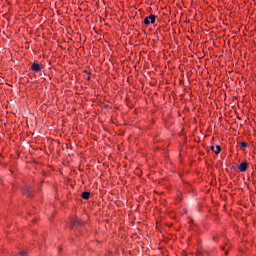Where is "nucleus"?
<instances>
[{
	"mask_svg": "<svg viewBox=\"0 0 256 256\" xmlns=\"http://www.w3.org/2000/svg\"><path fill=\"white\" fill-rule=\"evenodd\" d=\"M157 20V16L154 14H151L149 16H147L144 19V25L149 26V25H154L155 21Z\"/></svg>",
	"mask_w": 256,
	"mask_h": 256,
	"instance_id": "nucleus-1",
	"label": "nucleus"
},
{
	"mask_svg": "<svg viewBox=\"0 0 256 256\" xmlns=\"http://www.w3.org/2000/svg\"><path fill=\"white\" fill-rule=\"evenodd\" d=\"M85 73L87 74V81H91V72H88L87 70H85Z\"/></svg>",
	"mask_w": 256,
	"mask_h": 256,
	"instance_id": "nucleus-9",
	"label": "nucleus"
},
{
	"mask_svg": "<svg viewBox=\"0 0 256 256\" xmlns=\"http://www.w3.org/2000/svg\"><path fill=\"white\" fill-rule=\"evenodd\" d=\"M75 224H78V225H80V222H79V220H76V221H75Z\"/></svg>",
	"mask_w": 256,
	"mask_h": 256,
	"instance_id": "nucleus-12",
	"label": "nucleus"
},
{
	"mask_svg": "<svg viewBox=\"0 0 256 256\" xmlns=\"http://www.w3.org/2000/svg\"><path fill=\"white\" fill-rule=\"evenodd\" d=\"M81 197H82V199H85L87 201L91 197V193L90 192H82Z\"/></svg>",
	"mask_w": 256,
	"mask_h": 256,
	"instance_id": "nucleus-6",
	"label": "nucleus"
},
{
	"mask_svg": "<svg viewBox=\"0 0 256 256\" xmlns=\"http://www.w3.org/2000/svg\"><path fill=\"white\" fill-rule=\"evenodd\" d=\"M247 167H249V163H247V161L240 163V165L238 166L239 171H241V173H245V171H247Z\"/></svg>",
	"mask_w": 256,
	"mask_h": 256,
	"instance_id": "nucleus-3",
	"label": "nucleus"
},
{
	"mask_svg": "<svg viewBox=\"0 0 256 256\" xmlns=\"http://www.w3.org/2000/svg\"><path fill=\"white\" fill-rule=\"evenodd\" d=\"M212 241H218V237H217V236H214V237L212 238Z\"/></svg>",
	"mask_w": 256,
	"mask_h": 256,
	"instance_id": "nucleus-11",
	"label": "nucleus"
},
{
	"mask_svg": "<svg viewBox=\"0 0 256 256\" xmlns=\"http://www.w3.org/2000/svg\"><path fill=\"white\" fill-rule=\"evenodd\" d=\"M23 195H26V197H33V189L29 186H25L22 189Z\"/></svg>",
	"mask_w": 256,
	"mask_h": 256,
	"instance_id": "nucleus-2",
	"label": "nucleus"
},
{
	"mask_svg": "<svg viewBox=\"0 0 256 256\" xmlns=\"http://www.w3.org/2000/svg\"><path fill=\"white\" fill-rule=\"evenodd\" d=\"M248 144L246 142H241L240 143V150L245 151L247 149Z\"/></svg>",
	"mask_w": 256,
	"mask_h": 256,
	"instance_id": "nucleus-8",
	"label": "nucleus"
},
{
	"mask_svg": "<svg viewBox=\"0 0 256 256\" xmlns=\"http://www.w3.org/2000/svg\"><path fill=\"white\" fill-rule=\"evenodd\" d=\"M230 248L229 243H226L225 246H221L222 251H225V255H229L228 249Z\"/></svg>",
	"mask_w": 256,
	"mask_h": 256,
	"instance_id": "nucleus-7",
	"label": "nucleus"
},
{
	"mask_svg": "<svg viewBox=\"0 0 256 256\" xmlns=\"http://www.w3.org/2000/svg\"><path fill=\"white\" fill-rule=\"evenodd\" d=\"M31 69L34 71V73H39V71H41V64L34 62L31 65Z\"/></svg>",
	"mask_w": 256,
	"mask_h": 256,
	"instance_id": "nucleus-4",
	"label": "nucleus"
},
{
	"mask_svg": "<svg viewBox=\"0 0 256 256\" xmlns=\"http://www.w3.org/2000/svg\"><path fill=\"white\" fill-rule=\"evenodd\" d=\"M16 256H27V252L22 251V252L18 253Z\"/></svg>",
	"mask_w": 256,
	"mask_h": 256,
	"instance_id": "nucleus-10",
	"label": "nucleus"
},
{
	"mask_svg": "<svg viewBox=\"0 0 256 256\" xmlns=\"http://www.w3.org/2000/svg\"><path fill=\"white\" fill-rule=\"evenodd\" d=\"M210 149H211V151H213V153H215L216 155H219V153H221V146H219V145L211 146Z\"/></svg>",
	"mask_w": 256,
	"mask_h": 256,
	"instance_id": "nucleus-5",
	"label": "nucleus"
}]
</instances>
